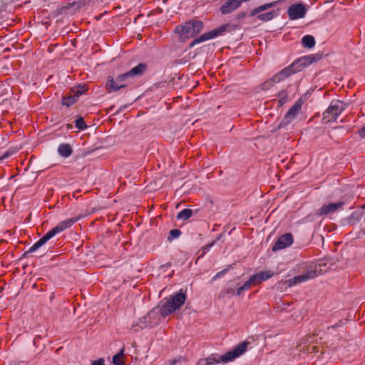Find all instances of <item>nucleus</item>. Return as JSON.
Listing matches in <instances>:
<instances>
[{
    "instance_id": "f257e3e1",
    "label": "nucleus",
    "mask_w": 365,
    "mask_h": 365,
    "mask_svg": "<svg viewBox=\"0 0 365 365\" xmlns=\"http://www.w3.org/2000/svg\"><path fill=\"white\" fill-rule=\"evenodd\" d=\"M146 69V64L140 63L128 72L117 76L115 79H108L106 88L110 92L117 91L120 88H125L133 83L134 77L142 76Z\"/></svg>"
},
{
    "instance_id": "f03ea898",
    "label": "nucleus",
    "mask_w": 365,
    "mask_h": 365,
    "mask_svg": "<svg viewBox=\"0 0 365 365\" xmlns=\"http://www.w3.org/2000/svg\"><path fill=\"white\" fill-rule=\"evenodd\" d=\"M186 299L185 292L180 289L178 292L173 295L160 308V314L163 317H166L173 313L175 310L180 309L185 303Z\"/></svg>"
},
{
    "instance_id": "7ed1b4c3",
    "label": "nucleus",
    "mask_w": 365,
    "mask_h": 365,
    "mask_svg": "<svg viewBox=\"0 0 365 365\" xmlns=\"http://www.w3.org/2000/svg\"><path fill=\"white\" fill-rule=\"evenodd\" d=\"M203 29V23L197 20H190L185 24L178 26L175 31L179 33L181 39L196 36Z\"/></svg>"
},
{
    "instance_id": "20e7f679",
    "label": "nucleus",
    "mask_w": 365,
    "mask_h": 365,
    "mask_svg": "<svg viewBox=\"0 0 365 365\" xmlns=\"http://www.w3.org/2000/svg\"><path fill=\"white\" fill-rule=\"evenodd\" d=\"M346 108V105L343 101H331L329 107L323 113V120L325 123L335 121Z\"/></svg>"
},
{
    "instance_id": "39448f33",
    "label": "nucleus",
    "mask_w": 365,
    "mask_h": 365,
    "mask_svg": "<svg viewBox=\"0 0 365 365\" xmlns=\"http://www.w3.org/2000/svg\"><path fill=\"white\" fill-rule=\"evenodd\" d=\"M275 4V2L267 3L263 5H261L253 10L251 11L250 15L252 16H257V18L262 21H269L272 20L277 16V12L275 11H267L264 13H261L271 7H272Z\"/></svg>"
},
{
    "instance_id": "423d86ee",
    "label": "nucleus",
    "mask_w": 365,
    "mask_h": 365,
    "mask_svg": "<svg viewBox=\"0 0 365 365\" xmlns=\"http://www.w3.org/2000/svg\"><path fill=\"white\" fill-rule=\"evenodd\" d=\"M227 25H221L218 28H216L212 31H207L195 38L190 44L189 47L192 48L197 43L215 38L222 35L227 29Z\"/></svg>"
},
{
    "instance_id": "0eeeda50",
    "label": "nucleus",
    "mask_w": 365,
    "mask_h": 365,
    "mask_svg": "<svg viewBox=\"0 0 365 365\" xmlns=\"http://www.w3.org/2000/svg\"><path fill=\"white\" fill-rule=\"evenodd\" d=\"M319 59V58L317 56L313 54L302 56L294 61L291 63V67L293 68L294 73H297L310 66L312 63L317 61Z\"/></svg>"
},
{
    "instance_id": "6e6552de",
    "label": "nucleus",
    "mask_w": 365,
    "mask_h": 365,
    "mask_svg": "<svg viewBox=\"0 0 365 365\" xmlns=\"http://www.w3.org/2000/svg\"><path fill=\"white\" fill-rule=\"evenodd\" d=\"M302 108V103L300 101L296 102L287 111V113L285 114L282 120L279 124V128H284L291 123H293V121L297 118V113L301 110Z\"/></svg>"
},
{
    "instance_id": "1a4fd4ad",
    "label": "nucleus",
    "mask_w": 365,
    "mask_h": 365,
    "mask_svg": "<svg viewBox=\"0 0 365 365\" xmlns=\"http://www.w3.org/2000/svg\"><path fill=\"white\" fill-rule=\"evenodd\" d=\"M247 344L242 342L235 346L232 351L220 356V361L222 363H227L240 356L245 351Z\"/></svg>"
},
{
    "instance_id": "9d476101",
    "label": "nucleus",
    "mask_w": 365,
    "mask_h": 365,
    "mask_svg": "<svg viewBox=\"0 0 365 365\" xmlns=\"http://www.w3.org/2000/svg\"><path fill=\"white\" fill-rule=\"evenodd\" d=\"M307 9L302 3L292 4L287 9V14L290 20L302 19L305 16Z\"/></svg>"
},
{
    "instance_id": "9b49d317",
    "label": "nucleus",
    "mask_w": 365,
    "mask_h": 365,
    "mask_svg": "<svg viewBox=\"0 0 365 365\" xmlns=\"http://www.w3.org/2000/svg\"><path fill=\"white\" fill-rule=\"evenodd\" d=\"M319 274V272L316 269L314 270H309L307 272L295 276L292 278H290L287 280V283L289 287L295 286L302 282H304L309 279H312L317 277Z\"/></svg>"
},
{
    "instance_id": "f8f14e48",
    "label": "nucleus",
    "mask_w": 365,
    "mask_h": 365,
    "mask_svg": "<svg viewBox=\"0 0 365 365\" xmlns=\"http://www.w3.org/2000/svg\"><path fill=\"white\" fill-rule=\"evenodd\" d=\"M293 243V236L291 233H286L278 238L272 247L275 252L289 247Z\"/></svg>"
},
{
    "instance_id": "ddd939ff",
    "label": "nucleus",
    "mask_w": 365,
    "mask_h": 365,
    "mask_svg": "<svg viewBox=\"0 0 365 365\" xmlns=\"http://www.w3.org/2000/svg\"><path fill=\"white\" fill-rule=\"evenodd\" d=\"M344 205V202L342 201L335 202V203H329L324 205L319 210L317 215L319 216L327 215L329 214L334 213L337 211L338 209L341 208Z\"/></svg>"
},
{
    "instance_id": "4468645a",
    "label": "nucleus",
    "mask_w": 365,
    "mask_h": 365,
    "mask_svg": "<svg viewBox=\"0 0 365 365\" xmlns=\"http://www.w3.org/2000/svg\"><path fill=\"white\" fill-rule=\"evenodd\" d=\"M295 74L293 68L291 67V64L288 66L284 68L280 71L274 74L272 77V81L274 82H281L284 81L285 78Z\"/></svg>"
},
{
    "instance_id": "2eb2a0df",
    "label": "nucleus",
    "mask_w": 365,
    "mask_h": 365,
    "mask_svg": "<svg viewBox=\"0 0 365 365\" xmlns=\"http://www.w3.org/2000/svg\"><path fill=\"white\" fill-rule=\"evenodd\" d=\"M238 7H240V5L237 0H227L221 5L220 10L222 14H230Z\"/></svg>"
},
{
    "instance_id": "dca6fc26",
    "label": "nucleus",
    "mask_w": 365,
    "mask_h": 365,
    "mask_svg": "<svg viewBox=\"0 0 365 365\" xmlns=\"http://www.w3.org/2000/svg\"><path fill=\"white\" fill-rule=\"evenodd\" d=\"M58 155L63 158H69L73 153V148L68 143H61L57 148Z\"/></svg>"
},
{
    "instance_id": "f3484780",
    "label": "nucleus",
    "mask_w": 365,
    "mask_h": 365,
    "mask_svg": "<svg viewBox=\"0 0 365 365\" xmlns=\"http://www.w3.org/2000/svg\"><path fill=\"white\" fill-rule=\"evenodd\" d=\"M81 219V217H76L73 218L67 219L66 220L61 221L59 222L56 227L58 228V231L60 232H63V230H66L67 228L71 227L74 223H76L78 220Z\"/></svg>"
},
{
    "instance_id": "a211bd4d",
    "label": "nucleus",
    "mask_w": 365,
    "mask_h": 365,
    "mask_svg": "<svg viewBox=\"0 0 365 365\" xmlns=\"http://www.w3.org/2000/svg\"><path fill=\"white\" fill-rule=\"evenodd\" d=\"M220 356L218 354H211L205 359H200L197 365H214L220 363Z\"/></svg>"
},
{
    "instance_id": "6ab92c4d",
    "label": "nucleus",
    "mask_w": 365,
    "mask_h": 365,
    "mask_svg": "<svg viewBox=\"0 0 365 365\" xmlns=\"http://www.w3.org/2000/svg\"><path fill=\"white\" fill-rule=\"evenodd\" d=\"M302 43L304 48H312L314 47L316 41L311 35H305L302 38Z\"/></svg>"
},
{
    "instance_id": "aec40b11",
    "label": "nucleus",
    "mask_w": 365,
    "mask_h": 365,
    "mask_svg": "<svg viewBox=\"0 0 365 365\" xmlns=\"http://www.w3.org/2000/svg\"><path fill=\"white\" fill-rule=\"evenodd\" d=\"M192 215V210L190 209H183L177 215V218L180 220H187Z\"/></svg>"
},
{
    "instance_id": "412c9836",
    "label": "nucleus",
    "mask_w": 365,
    "mask_h": 365,
    "mask_svg": "<svg viewBox=\"0 0 365 365\" xmlns=\"http://www.w3.org/2000/svg\"><path fill=\"white\" fill-rule=\"evenodd\" d=\"M78 100V96L71 95L62 98V104L66 107H70Z\"/></svg>"
},
{
    "instance_id": "4be33fe9",
    "label": "nucleus",
    "mask_w": 365,
    "mask_h": 365,
    "mask_svg": "<svg viewBox=\"0 0 365 365\" xmlns=\"http://www.w3.org/2000/svg\"><path fill=\"white\" fill-rule=\"evenodd\" d=\"M252 284L254 283L250 277L246 282H244L241 287L237 289L236 294L240 296L243 292L248 290Z\"/></svg>"
},
{
    "instance_id": "5701e85b",
    "label": "nucleus",
    "mask_w": 365,
    "mask_h": 365,
    "mask_svg": "<svg viewBox=\"0 0 365 365\" xmlns=\"http://www.w3.org/2000/svg\"><path fill=\"white\" fill-rule=\"evenodd\" d=\"M124 354V349H121L119 352L116 354H115L113 358H112V362L115 364V365H124V362L120 360V358L123 356Z\"/></svg>"
},
{
    "instance_id": "b1692460",
    "label": "nucleus",
    "mask_w": 365,
    "mask_h": 365,
    "mask_svg": "<svg viewBox=\"0 0 365 365\" xmlns=\"http://www.w3.org/2000/svg\"><path fill=\"white\" fill-rule=\"evenodd\" d=\"M181 235V232L178 229H173L169 232V235L168 237V241H172L175 239L178 238Z\"/></svg>"
},
{
    "instance_id": "393cba45",
    "label": "nucleus",
    "mask_w": 365,
    "mask_h": 365,
    "mask_svg": "<svg viewBox=\"0 0 365 365\" xmlns=\"http://www.w3.org/2000/svg\"><path fill=\"white\" fill-rule=\"evenodd\" d=\"M60 233V232L58 231V228L56 227H54L53 228H52L51 230H50L48 232H47L46 233V235H44L43 237L44 238H46V241H48L49 240H51L52 237H53L56 235Z\"/></svg>"
},
{
    "instance_id": "a878e982",
    "label": "nucleus",
    "mask_w": 365,
    "mask_h": 365,
    "mask_svg": "<svg viewBox=\"0 0 365 365\" xmlns=\"http://www.w3.org/2000/svg\"><path fill=\"white\" fill-rule=\"evenodd\" d=\"M75 126L80 130H83L87 128V125L82 117H79L76 120Z\"/></svg>"
},
{
    "instance_id": "bb28decb",
    "label": "nucleus",
    "mask_w": 365,
    "mask_h": 365,
    "mask_svg": "<svg viewBox=\"0 0 365 365\" xmlns=\"http://www.w3.org/2000/svg\"><path fill=\"white\" fill-rule=\"evenodd\" d=\"M257 273L260 275L261 279L264 281L270 279L274 275V272L270 270L262 271Z\"/></svg>"
},
{
    "instance_id": "cd10ccee",
    "label": "nucleus",
    "mask_w": 365,
    "mask_h": 365,
    "mask_svg": "<svg viewBox=\"0 0 365 365\" xmlns=\"http://www.w3.org/2000/svg\"><path fill=\"white\" fill-rule=\"evenodd\" d=\"M278 97H279L278 104L280 106L284 105L287 101L288 96L285 91H282L281 92H279L278 94Z\"/></svg>"
},
{
    "instance_id": "c85d7f7f",
    "label": "nucleus",
    "mask_w": 365,
    "mask_h": 365,
    "mask_svg": "<svg viewBox=\"0 0 365 365\" xmlns=\"http://www.w3.org/2000/svg\"><path fill=\"white\" fill-rule=\"evenodd\" d=\"M86 91V89H85V86H81V85H78L77 87H76L73 90V92L74 93V95L75 96H78V98H79V96L82 94H83Z\"/></svg>"
},
{
    "instance_id": "c756f323",
    "label": "nucleus",
    "mask_w": 365,
    "mask_h": 365,
    "mask_svg": "<svg viewBox=\"0 0 365 365\" xmlns=\"http://www.w3.org/2000/svg\"><path fill=\"white\" fill-rule=\"evenodd\" d=\"M231 266L229 265L227 267L223 269L222 270L218 272L213 277L212 280H217L220 278H221L224 274H225L230 269Z\"/></svg>"
},
{
    "instance_id": "7c9ffc66",
    "label": "nucleus",
    "mask_w": 365,
    "mask_h": 365,
    "mask_svg": "<svg viewBox=\"0 0 365 365\" xmlns=\"http://www.w3.org/2000/svg\"><path fill=\"white\" fill-rule=\"evenodd\" d=\"M279 82H274L272 81V78L266 81L264 83L262 84V90H267L270 87L273 86L274 84L278 83Z\"/></svg>"
},
{
    "instance_id": "2f4dec72",
    "label": "nucleus",
    "mask_w": 365,
    "mask_h": 365,
    "mask_svg": "<svg viewBox=\"0 0 365 365\" xmlns=\"http://www.w3.org/2000/svg\"><path fill=\"white\" fill-rule=\"evenodd\" d=\"M251 279L252 280L254 284H259L262 282H264L260 277V275L258 273H256L252 276H250Z\"/></svg>"
},
{
    "instance_id": "473e14b6",
    "label": "nucleus",
    "mask_w": 365,
    "mask_h": 365,
    "mask_svg": "<svg viewBox=\"0 0 365 365\" xmlns=\"http://www.w3.org/2000/svg\"><path fill=\"white\" fill-rule=\"evenodd\" d=\"M15 153L14 150H7L2 154V155L0 156V161L6 159L14 155Z\"/></svg>"
},
{
    "instance_id": "72a5a7b5",
    "label": "nucleus",
    "mask_w": 365,
    "mask_h": 365,
    "mask_svg": "<svg viewBox=\"0 0 365 365\" xmlns=\"http://www.w3.org/2000/svg\"><path fill=\"white\" fill-rule=\"evenodd\" d=\"M41 247L38 242H35L28 250V252L32 253L36 252L38 249H39Z\"/></svg>"
},
{
    "instance_id": "f704fd0d",
    "label": "nucleus",
    "mask_w": 365,
    "mask_h": 365,
    "mask_svg": "<svg viewBox=\"0 0 365 365\" xmlns=\"http://www.w3.org/2000/svg\"><path fill=\"white\" fill-rule=\"evenodd\" d=\"M91 365H105V361L103 359H99L93 361Z\"/></svg>"
},
{
    "instance_id": "c9c22d12",
    "label": "nucleus",
    "mask_w": 365,
    "mask_h": 365,
    "mask_svg": "<svg viewBox=\"0 0 365 365\" xmlns=\"http://www.w3.org/2000/svg\"><path fill=\"white\" fill-rule=\"evenodd\" d=\"M358 133L361 138H365V125L359 130Z\"/></svg>"
},
{
    "instance_id": "e433bc0d",
    "label": "nucleus",
    "mask_w": 365,
    "mask_h": 365,
    "mask_svg": "<svg viewBox=\"0 0 365 365\" xmlns=\"http://www.w3.org/2000/svg\"><path fill=\"white\" fill-rule=\"evenodd\" d=\"M38 243L39 244L40 247H42L44 244H46L48 241H46V238L42 237L40 238L38 241Z\"/></svg>"
},
{
    "instance_id": "4c0bfd02",
    "label": "nucleus",
    "mask_w": 365,
    "mask_h": 365,
    "mask_svg": "<svg viewBox=\"0 0 365 365\" xmlns=\"http://www.w3.org/2000/svg\"><path fill=\"white\" fill-rule=\"evenodd\" d=\"M215 243V242H212V243L208 244V245L205 247V250L206 251H208V250H209L212 247H213V246H214Z\"/></svg>"
},
{
    "instance_id": "58836bf2",
    "label": "nucleus",
    "mask_w": 365,
    "mask_h": 365,
    "mask_svg": "<svg viewBox=\"0 0 365 365\" xmlns=\"http://www.w3.org/2000/svg\"><path fill=\"white\" fill-rule=\"evenodd\" d=\"M176 362H177V361H176V360H173V362H172V364H175Z\"/></svg>"
},
{
    "instance_id": "ea45409f",
    "label": "nucleus",
    "mask_w": 365,
    "mask_h": 365,
    "mask_svg": "<svg viewBox=\"0 0 365 365\" xmlns=\"http://www.w3.org/2000/svg\"><path fill=\"white\" fill-rule=\"evenodd\" d=\"M364 207L365 208V203H364Z\"/></svg>"
}]
</instances>
